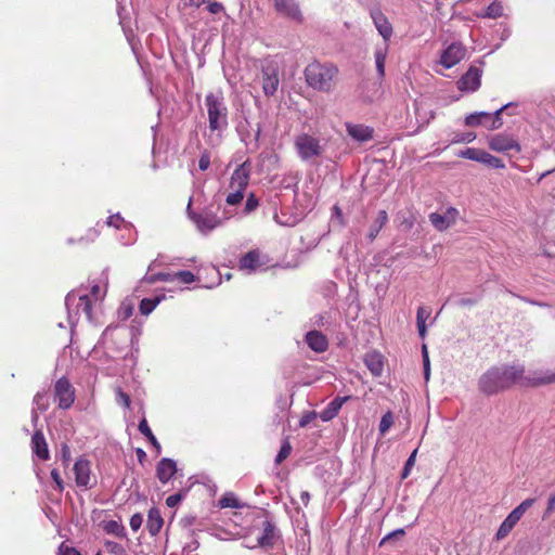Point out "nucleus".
<instances>
[{
	"label": "nucleus",
	"mask_w": 555,
	"mask_h": 555,
	"mask_svg": "<svg viewBox=\"0 0 555 555\" xmlns=\"http://www.w3.org/2000/svg\"><path fill=\"white\" fill-rule=\"evenodd\" d=\"M54 400L60 409L67 410L75 402V389L66 377H61L54 385Z\"/></svg>",
	"instance_id": "7"
},
{
	"label": "nucleus",
	"mask_w": 555,
	"mask_h": 555,
	"mask_svg": "<svg viewBox=\"0 0 555 555\" xmlns=\"http://www.w3.org/2000/svg\"><path fill=\"white\" fill-rule=\"evenodd\" d=\"M364 363L375 376H379L384 370L383 357L378 352H367L364 357Z\"/></svg>",
	"instance_id": "22"
},
{
	"label": "nucleus",
	"mask_w": 555,
	"mask_h": 555,
	"mask_svg": "<svg viewBox=\"0 0 555 555\" xmlns=\"http://www.w3.org/2000/svg\"><path fill=\"white\" fill-rule=\"evenodd\" d=\"M142 522H143V518H142L141 514H134L130 518V527L133 531H138L141 528Z\"/></svg>",
	"instance_id": "52"
},
{
	"label": "nucleus",
	"mask_w": 555,
	"mask_h": 555,
	"mask_svg": "<svg viewBox=\"0 0 555 555\" xmlns=\"http://www.w3.org/2000/svg\"><path fill=\"white\" fill-rule=\"evenodd\" d=\"M250 167L248 162L241 164L232 173L230 189L245 191L249 183Z\"/></svg>",
	"instance_id": "13"
},
{
	"label": "nucleus",
	"mask_w": 555,
	"mask_h": 555,
	"mask_svg": "<svg viewBox=\"0 0 555 555\" xmlns=\"http://www.w3.org/2000/svg\"><path fill=\"white\" fill-rule=\"evenodd\" d=\"M182 499L183 495L181 493H175L166 499V505L170 508H173L181 502Z\"/></svg>",
	"instance_id": "51"
},
{
	"label": "nucleus",
	"mask_w": 555,
	"mask_h": 555,
	"mask_svg": "<svg viewBox=\"0 0 555 555\" xmlns=\"http://www.w3.org/2000/svg\"><path fill=\"white\" fill-rule=\"evenodd\" d=\"M157 279L165 282H172L178 280L182 284H191L195 282V275L191 271L182 270L175 274L158 273Z\"/></svg>",
	"instance_id": "23"
},
{
	"label": "nucleus",
	"mask_w": 555,
	"mask_h": 555,
	"mask_svg": "<svg viewBox=\"0 0 555 555\" xmlns=\"http://www.w3.org/2000/svg\"><path fill=\"white\" fill-rule=\"evenodd\" d=\"M98 235H99L98 230H95V229H90V230H89L88 237H90V238H92V240H93V238H94V237H96Z\"/></svg>",
	"instance_id": "63"
},
{
	"label": "nucleus",
	"mask_w": 555,
	"mask_h": 555,
	"mask_svg": "<svg viewBox=\"0 0 555 555\" xmlns=\"http://www.w3.org/2000/svg\"><path fill=\"white\" fill-rule=\"evenodd\" d=\"M57 555H80L79 551L73 546H69L65 542H63L59 547Z\"/></svg>",
	"instance_id": "48"
},
{
	"label": "nucleus",
	"mask_w": 555,
	"mask_h": 555,
	"mask_svg": "<svg viewBox=\"0 0 555 555\" xmlns=\"http://www.w3.org/2000/svg\"><path fill=\"white\" fill-rule=\"evenodd\" d=\"M291 452H292V446H291L289 441L286 439L283 442V444L275 457V464L280 465L282 462H284L289 456Z\"/></svg>",
	"instance_id": "40"
},
{
	"label": "nucleus",
	"mask_w": 555,
	"mask_h": 555,
	"mask_svg": "<svg viewBox=\"0 0 555 555\" xmlns=\"http://www.w3.org/2000/svg\"><path fill=\"white\" fill-rule=\"evenodd\" d=\"M346 130L348 134L359 142H365L373 138V128L365 126V125H359V124H346Z\"/></svg>",
	"instance_id": "18"
},
{
	"label": "nucleus",
	"mask_w": 555,
	"mask_h": 555,
	"mask_svg": "<svg viewBox=\"0 0 555 555\" xmlns=\"http://www.w3.org/2000/svg\"><path fill=\"white\" fill-rule=\"evenodd\" d=\"M431 310L427 307L421 306L417 309L416 313V325L418 330V334L422 338L425 337L426 334V320L430 317Z\"/></svg>",
	"instance_id": "27"
},
{
	"label": "nucleus",
	"mask_w": 555,
	"mask_h": 555,
	"mask_svg": "<svg viewBox=\"0 0 555 555\" xmlns=\"http://www.w3.org/2000/svg\"><path fill=\"white\" fill-rule=\"evenodd\" d=\"M351 397L345 396V397H336L334 398L326 408L320 413V418L323 422H328L337 416L339 410L341 409L343 404L346 403Z\"/></svg>",
	"instance_id": "19"
},
{
	"label": "nucleus",
	"mask_w": 555,
	"mask_h": 555,
	"mask_svg": "<svg viewBox=\"0 0 555 555\" xmlns=\"http://www.w3.org/2000/svg\"><path fill=\"white\" fill-rule=\"evenodd\" d=\"M482 70L472 65L467 72L457 80L456 86L462 93H473L477 91L481 85Z\"/></svg>",
	"instance_id": "9"
},
{
	"label": "nucleus",
	"mask_w": 555,
	"mask_h": 555,
	"mask_svg": "<svg viewBox=\"0 0 555 555\" xmlns=\"http://www.w3.org/2000/svg\"><path fill=\"white\" fill-rule=\"evenodd\" d=\"M371 17L379 35L384 38L385 42L387 43V41L392 36V26L389 23L388 18L379 10L372 11Z\"/></svg>",
	"instance_id": "17"
},
{
	"label": "nucleus",
	"mask_w": 555,
	"mask_h": 555,
	"mask_svg": "<svg viewBox=\"0 0 555 555\" xmlns=\"http://www.w3.org/2000/svg\"><path fill=\"white\" fill-rule=\"evenodd\" d=\"M276 12L297 23L304 22V16L296 0H273Z\"/></svg>",
	"instance_id": "12"
},
{
	"label": "nucleus",
	"mask_w": 555,
	"mask_h": 555,
	"mask_svg": "<svg viewBox=\"0 0 555 555\" xmlns=\"http://www.w3.org/2000/svg\"><path fill=\"white\" fill-rule=\"evenodd\" d=\"M186 211L189 218L195 223L198 231L206 234L220 227L222 221L221 219L211 210L204 209L201 212H195L192 210V199L189 201Z\"/></svg>",
	"instance_id": "5"
},
{
	"label": "nucleus",
	"mask_w": 555,
	"mask_h": 555,
	"mask_svg": "<svg viewBox=\"0 0 555 555\" xmlns=\"http://www.w3.org/2000/svg\"><path fill=\"white\" fill-rule=\"evenodd\" d=\"M75 481L81 489H90L91 485V464L90 461L79 457L74 464Z\"/></svg>",
	"instance_id": "11"
},
{
	"label": "nucleus",
	"mask_w": 555,
	"mask_h": 555,
	"mask_svg": "<svg viewBox=\"0 0 555 555\" xmlns=\"http://www.w3.org/2000/svg\"><path fill=\"white\" fill-rule=\"evenodd\" d=\"M138 428H139V431L144 437H146V439L155 448L156 453L159 454L162 452V447H160L159 442L157 441L156 437L154 436V434L152 433L146 418H142L140 421Z\"/></svg>",
	"instance_id": "26"
},
{
	"label": "nucleus",
	"mask_w": 555,
	"mask_h": 555,
	"mask_svg": "<svg viewBox=\"0 0 555 555\" xmlns=\"http://www.w3.org/2000/svg\"><path fill=\"white\" fill-rule=\"evenodd\" d=\"M267 264V260L258 249L249 250L238 261V269L248 272L256 271L259 267Z\"/></svg>",
	"instance_id": "14"
},
{
	"label": "nucleus",
	"mask_w": 555,
	"mask_h": 555,
	"mask_svg": "<svg viewBox=\"0 0 555 555\" xmlns=\"http://www.w3.org/2000/svg\"><path fill=\"white\" fill-rule=\"evenodd\" d=\"M305 340L314 352L322 353L328 348L327 337L320 331H310L306 334Z\"/></svg>",
	"instance_id": "16"
},
{
	"label": "nucleus",
	"mask_w": 555,
	"mask_h": 555,
	"mask_svg": "<svg viewBox=\"0 0 555 555\" xmlns=\"http://www.w3.org/2000/svg\"><path fill=\"white\" fill-rule=\"evenodd\" d=\"M92 306L93 304L89 295L79 296L77 302V311L82 312L89 321L93 320Z\"/></svg>",
	"instance_id": "30"
},
{
	"label": "nucleus",
	"mask_w": 555,
	"mask_h": 555,
	"mask_svg": "<svg viewBox=\"0 0 555 555\" xmlns=\"http://www.w3.org/2000/svg\"><path fill=\"white\" fill-rule=\"evenodd\" d=\"M102 527L108 534L116 535L118 538L126 537L125 527L117 520L103 521Z\"/></svg>",
	"instance_id": "31"
},
{
	"label": "nucleus",
	"mask_w": 555,
	"mask_h": 555,
	"mask_svg": "<svg viewBox=\"0 0 555 555\" xmlns=\"http://www.w3.org/2000/svg\"><path fill=\"white\" fill-rule=\"evenodd\" d=\"M258 205H259L258 199L256 198V196L253 193H250L245 203V211L250 212V211L255 210Z\"/></svg>",
	"instance_id": "50"
},
{
	"label": "nucleus",
	"mask_w": 555,
	"mask_h": 555,
	"mask_svg": "<svg viewBox=\"0 0 555 555\" xmlns=\"http://www.w3.org/2000/svg\"><path fill=\"white\" fill-rule=\"evenodd\" d=\"M338 74V67L334 63H322L318 60L310 62L304 70L306 83L317 91L326 93L335 88Z\"/></svg>",
	"instance_id": "2"
},
{
	"label": "nucleus",
	"mask_w": 555,
	"mask_h": 555,
	"mask_svg": "<svg viewBox=\"0 0 555 555\" xmlns=\"http://www.w3.org/2000/svg\"><path fill=\"white\" fill-rule=\"evenodd\" d=\"M122 223H124V218L119 214L112 215L106 220V224L108 227H114L115 229H119Z\"/></svg>",
	"instance_id": "49"
},
{
	"label": "nucleus",
	"mask_w": 555,
	"mask_h": 555,
	"mask_svg": "<svg viewBox=\"0 0 555 555\" xmlns=\"http://www.w3.org/2000/svg\"><path fill=\"white\" fill-rule=\"evenodd\" d=\"M220 508H238L240 504L237 498L233 493H225L218 502Z\"/></svg>",
	"instance_id": "37"
},
{
	"label": "nucleus",
	"mask_w": 555,
	"mask_h": 555,
	"mask_svg": "<svg viewBox=\"0 0 555 555\" xmlns=\"http://www.w3.org/2000/svg\"><path fill=\"white\" fill-rule=\"evenodd\" d=\"M423 352H424V375H425V378L428 379L429 378V358H428V353H427L425 346L423 347Z\"/></svg>",
	"instance_id": "56"
},
{
	"label": "nucleus",
	"mask_w": 555,
	"mask_h": 555,
	"mask_svg": "<svg viewBox=\"0 0 555 555\" xmlns=\"http://www.w3.org/2000/svg\"><path fill=\"white\" fill-rule=\"evenodd\" d=\"M203 4L202 0H190V5L199 8Z\"/></svg>",
	"instance_id": "64"
},
{
	"label": "nucleus",
	"mask_w": 555,
	"mask_h": 555,
	"mask_svg": "<svg viewBox=\"0 0 555 555\" xmlns=\"http://www.w3.org/2000/svg\"><path fill=\"white\" fill-rule=\"evenodd\" d=\"M135 454H137L138 461L142 464L146 459L145 451L143 449L138 448L135 450Z\"/></svg>",
	"instance_id": "61"
},
{
	"label": "nucleus",
	"mask_w": 555,
	"mask_h": 555,
	"mask_svg": "<svg viewBox=\"0 0 555 555\" xmlns=\"http://www.w3.org/2000/svg\"><path fill=\"white\" fill-rule=\"evenodd\" d=\"M483 153L485 151L480 149L466 147L464 150L459 151L457 156L481 163Z\"/></svg>",
	"instance_id": "34"
},
{
	"label": "nucleus",
	"mask_w": 555,
	"mask_h": 555,
	"mask_svg": "<svg viewBox=\"0 0 555 555\" xmlns=\"http://www.w3.org/2000/svg\"><path fill=\"white\" fill-rule=\"evenodd\" d=\"M177 473V464L173 460L164 457L156 466V477L165 485Z\"/></svg>",
	"instance_id": "15"
},
{
	"label": "nucleus",
	"mask_w": 555,
	"mask_h": 555,
	"mask_svg": "<svg viewBox=\"0 0 555 555\" xmlns=\"http://www.w3.org/2000/svg\"><path fill=\"white\" fill-rule=\"evenodd\" d=\"M476 135L472 132L463 135V137H453V142H472L473 140H475Z\"/></svg>",
	"instance_id": "57"
},
{
	"label": "nucleus",
	"mask_w": 555,
	"mask_h": 555,
	"mask_svg": "<svg viewBox=\"0 0 555 555\" xmlns=\"http://www.w3.org/2000/svg\"><path fill=\"white\" fill-rule=\"evenodd\" d=\"M503 15V5L499 1H494L490 3L485 13L480 14L481 17H488V18H498Z\"/></svg>",
	"instance_id": "35"
},
{
	"label": "nucleus",
	"mask_w": 555,
	"mask_h": 555,
	"mask_svg": "<svg viewBox=\"0 0 555 555\" xmlns=\"http://www.w3.org/2000/svg\"><path fill=\"white\" fill-rule=\"evenodd\" d=\"M429 220L431 224L439 231L446 230L449 225V222L447 221L446 217L437 212L430 214Z\"/></svg>",
	"instance_id": "39"
},
{
	"label": "nucleus",
	"mask_w": 555,
	"mask_h": 555,
	"mask_svg": "<svg viewBox=\"0 0 555 555\" xmlns=\"http://www.w3.org/2000/svg\"><path fill=\"white\" fill-rule=\"evenodd\" d=\"M467 55V50L460 43L453 42V66L464 60Z\"/></svg>",
	"instance_id": "42"
},
{
	"label": "nucleus",
	"mask_w": 555,
	"mask_h": 555,
	"mask_svg": "<svg viewBox=\"0 0 555 555\" xmlns=\"http://www.w3.org/2000/svg\"><path fill=\"white\" fill-rule=\"evenodd\" d=\"M262 90L267 96H272L280 85L279 66L273 61L267 62L262 67Z\"/></svg>",
	"instance_id": "8"
},
{
	"label": "nucleus",
	"mask_w": 555,
	"mask_h": 555,
	"mask_svg": "<svg viewBox=\"0 0 555 555\" xmlns=\"http://www.w3.org/2000/svg\"><path fill=\"white\" fill-rule=\"evenodd\" d=\"M388 51V44L385 43L384 48H378L375 51V62H376V68L378 72V75L380 77H384L385 75V62Z\"/></svg>",
	"instance_id": "32"
},
{
	"label": "nucleus",
	"mask_w": 555,
	"mask_h": 555,
	"mask_svg": "<svg viewBox=\"0 0 555 555\" xmlns=\"http://www.w3.org/2000/svg\"><path fill=\"white\" fill-rule=\"evenodd\" d=\"M164 525L163 517L157 508H151L147 515L146 527L152 535H156Z\"/></svg>",
	"instance_id": "24"
},
{
	"label": "nucleus",
	"mask_w": 555,
	"mask_h": 555,
	"mask_svg": "<svg viewBox=\"0 0 555 555\" xmlns=\"http://www.w3.org/2000/svg\"><path fill=\"white\" fill-rule=\"evenodd\" d=\"M491 118V114L487 112H475L465 117V125L468 127H476L483 125L486 127L487 119Z\"/></svg>",
	"instance_id": "29"
},
{
	"label": "nucleus",
	"mask_w": 555,
	"mask_h": 555,
	"mask_svg": "<svg viewBox=\"0 0 555 555\" xmlns=\"http://www.w3.org/2000/svg\"><path fill=\"white\" fill-rule=\"evenodd\" d=\"M207 107L209 129L211 131L221 130L228 126V108L220 94L208 93L205 98Z\"/></svg>",
	"instance_id": "3"
},
{
	"label": "nucleus",
	"mask_w": 555,
	"mask_h": 555,
	"mask_svg": "<svg viewBox=\"0 0 555 555\" xmlns=\"http://www.w3.org/2000/svg\"><path fill=\"white\" fill-rule=\"evenodd\" d=\"M51 478L56 483L57 490L59 491H63V489H64L63 480H62L61 475H60L57 469H52L51 470Z\"/></svg>",
	"instance_id": "55"
},
{
	"label": "nucleus",
	"mask_w": 555,
	"mask_h": 555,
	"mask_svg": "<svg viewBox=\"0 0 555 555\" xmlns=\"http://www.w3.org/2000/svg\"><path fill=\"white\" fill-rule=\"evenodd\" d=\"M295 149L301 160L319 157L323 153L320 140L308 133H300L295 138Z\"/></svg>",
	"instance_id": "4"
},
{
	"label": "nucleus",
	"mask_w": 555,
	"mask_h": 555,
	"mask_svg": "<svg viewBox=\"0 0 555 555\" xmlns=\"http://www.w3.org/2000/svg\"><path fill=\"white\" fill-rule=\"evenodd\" d=\"M275 540H276L275 527L271 521L266 520L263 522V532L258 538V545L260 547H272L275 543Z\"/></svg>",
	"instance_id": "21"
},
{
	"label": "nucleus",
	"mask_w": 555,
	"mask_h": 555,
	"mask_svg": "<svg viewBox=\"0 0 555 555\" xmlns=\"http://www.w3.org/2000/svg\"><path fill=\"white\" fill-rule=\"evenodd\" d=\"M160 297L143 298L139 305V311L142 315H149L160 302Z\"/></svg>",
	"instance_id": "33"
},
{
	"label": "nucleus",
	"mask_w": 555,
	"mask_h": 555,
	"mask_svg": "<svg viewBox=\"0 0 555 555\" xmlns=\"http://www.w3.org/2000/svg\"><path fill=\"white\" fill-rule=\"evenodd\" d=\"M555 511V492L552 493L547 500V506L544 512L543 518H547Z\"/></svg>",
	"instance_id": "54"
},
{
	"label": "nucleus",
	"mask_w": 555,
	"mask_h": 555,
	"mask_svg": "<svg viewBox=\"0 0 555 555\" xmlns=\"http://www.w3.org/2000/svg\"><path fill=\"white\" fill-rule=\"evenodd\" d=\"M31 446L34 453L40 459V460H48L49 459V450L46 442V438L43 434L39 430L35 431L31 437Z\"/></svg>",
	"instance_id": "20"
},
{
	"label": "nucleus",
	"mask_w": 555,
	"mask_h": 555,
	"mask_svg": "<svg viewBox=\"0 0 555 555\" xmlns=\"http://www.w3.org/2000/svg\"><path fill=\"white\" fill-rule=\"evenodd\" d=\"M393 423H395L393 413L391 411L386 412L382 416L380 422H379V427H378L379 435L385 436L387 434V431L392 427Z\"/></svg>",
	"instance_id": "36"
},
{
	"label": "nucleus",
	"mask_w": 555,
	"mask_h": 555,
	"mask_svg": "<svg viewBox=\"0 0 555 555\" xmlns=\"http://www.w3.org/2000/svg\"><path fill=\"white\" fill-rule=\"evenodd\" d=\"M555 383V372L535 373L525 376V367L520 364L492 366L479 378L481 392L491 396L519 384L521 386H541Z\"/></svg>",
	"instance_id": "1"
},
{
	"label": "nucleus",
	"mask_w": 555,
	"mask_h": 555,
	"mask_svg": "<svg viewBox=\"0 0 555 555\" xmlns=\"http://www.w3.org/2000/svg\"><path fill=\"white\" fill-rule=\"evenodd\" d=\"M300 500L305 506H308L310 502V493L308 491H302L300 493Z\"/></svg>",
	"instance_id": "62"
},
{
	"label": "nucleus",
	"mask_w": 555,
	"mask_h": 555,
	"mask_svg": "<svg viewBox=\"0 0 555 555\" xmlns=\"http://www.w3.org/2000/svg\"><path fill=\"white\" fill-rule=\"evenodd\" d=\"M416 454H417V449H415L411 455L409 456V459L406 460L405 462V465L402 469V473H401V479H405L408 478V476L410 475L412 468L414 467L415 465V461H416Z\"/></svg>",
	"instance_id": "41"
},
{
	"label": "nucleus",
	"mask_w": 555,
	"mask_h": 555,
	"mask_svg": "<svg viewBox=\"0 0 555 555\" xmlns=\"http://www.w3.org/2000/svg\"><path fill=\"white\" fill-rule=\"evenodd\" d=\"M387 221L388 215L386 210H380L370 229L369 238L371 242H373L376 238L379 231L383 229Z\"/></svg>",
	"instance_id": "28"
},
{
	"label": "nucleus",
	"mask_w": 555,
	"mask_h": 555,
	"mask_svg": "<svg viewBox=\"0 0 555 555\" xmlns=\"http://www.w3.org/2000/svg\"><path fill=\"white\" fill-rule=\"evenodd\" d=\"M207 10L209 11V13L211 14H218V13H221L224 11V7L222 5V3L220 2H217V1H210L207 3Z\"/></svg>",
	"instance_id": "53"
},
{
	"label": "nucleus",
	"mask_w": 555,
	"mask_h": 555,
	"mask_svg": "<svg viewBox=\"0 0 555 555\" xmlns=\"http://www.w3.org/2000/svg\"><path fill=\"white\" fill-rule=\"evenodd\" d=\"M117 402L119 404H121L124 408L126 409H129L130 408V403H131V400H130V397L128 393L124 392L120 388L117 389Z\"/></svg>",
	"instance_id": "47"
},
{
	"label": "nucleus",
	"mask_w": 555,
	"mask_h": 555,
	"mask_svg": "<svg viewBox=\"0 0 555 555\" xmlns=\"http://www.w3.org/2000/svg\"><path fill=\"white\" fill-rule=\"evenodd\" d=\"M105 548L108 553L114 554V555H125L126 554L124 546L117 542L106 541Z\"/></svg>",
	"instance_id": "44"
},
{
	"label": "nucleus",
	"mask_w": 555,
	"mask_h": 555,
	"mask_svg": "<svg viewBox=\"0 0 555 555\" xmlns=\"http://www.w3.org/2000/svg\"><path fill=\"white\" fill-rule=\"evenodd\" d=\"M513 107H515L514 103H507V104L503 105L502 107H500L499 109H496L493 114H491V118L487 119L486 128L489 130H496V129L501 128L503 125V120L501 117L502 113L504 111H509Z\"/></svg>",
	"instance_id": "25"
},
{
	"label": "nucleus",
	"mask_w": 555,
	"mask_h": 555,
	"mask_svg": "<svg viewBox=\"0 0 555 555\" xmlns=\"http://www.w3.org/2000/svg\"><path fill=\"white\" fill-rule=\"evenodd\" d=\"M534 499H526L516 506L500 525L495 538L498 541L505 539L516 524L521 519L524 514L533 505Z\"/></svg>",
	"instance_id": "6"
},
{
	"label": "nucleus",
	"mask_w": 555,
	"mask_h": 555,
	"mask_svg": "<svg viewBox=\"0 0 555 555\" xmlns=\"http://www.w3.org/2000/svg\"><path fill=\"white\" fill-rule=\"evenodd\" d=\"M404 534H405L404 529H397V530H395V531H392V532L388 533V534L383 539L382 544H383L385 541H387V540H390V539H392V538H395V537H399V535H401V537H402V535H404Z\"/></svg>",
	"instance_id": "59"
},
{
	"label": "nucleus",
	"mask_w": 555,
	"mask_h": 555,
	"mask_svg": "<svg viewBox=\"0 0 555 555\" xmlns=\"http://www.w3.org/2000/svg\"><path fill=\"white\" fill-rule=\"evenodd\" d=\"M244 198V191L241 190H233V192L229 193L227 196V204L234 206L240 204Z\"/></svg>",
	"instance_id": "43"
},
{
	"label": "nucleus",
	"mask_w": 555,
	"mask_h": 555,
	"mask_svg": "<svg viewBox=\"0 0 555 555\" xmlns=\"http://www.w3.org/2000/svg\"><path fill=\"white\" fill-rule=\"evenodd\" d=\"M439 65L443 66L446 69L451 68V46L443 50L439 60Z\"/></svg>",
	"instance_id": "46"
},
{
	"label": "nucleus",
	"mask_w": 555,
	"mask_h": 555,
	"mask_svg": "<svg viewBox=\"0 0 555 555\" xmlns=\"http://www.w3.org/2000/svg\"><path fill=\"white\" fill-rule=\"evenodd\" d=\"M62 456H63L64 464L68 465L69 461H70V451H69L68 446H66V444H64L62 447Z\"/></svg>",
	"instance_id": "60"
},
{
	"label": "nucleus",
	"mask_w": 555,
	"mask_h": 555,
	"mask_svg": "<svg viewBox=\"0 0 555 555\" xmlns=\"http://www.w3.org/2000/svg\"><path fill=\"white\" fill-rule=\"evenodd\" d=\"M481 164L487 165L488 167L494 168V169H503L505 168V164L503 160L499 157H495L491 155L490 153L486 152L482 155Z\"/></svg>",
	"instance_id": "38"
},
{
	"label": "nucleus",
	"mask_w": 555,
	"mask_h": 555,
	"mask_svg": "<svg viewBox=\"0 0 555 555\" xmlns=\"http://www.w3.org/2000/svg\"><path fill=\"white\" fill-rule=\"evenodd\" d=\"M91 295L94 297L95 300H102L104 297V294H102L101 287L98 284L91 287Z\"/></svg>",
	"instance_id": "58"
},
{
	"label": "nucleus",
	"mask_w": 555,
	"mask_h": 555,
	"mask_svg": "<svg viewBox=\"0 0 555 555\" xmlns=\"http://www.w3.org/2000/svg\"><path fill=\"white\" fill-rule=\"evenodd\" d=\"M210 166V152L204 150L198 159V168L202 171H206Z\"/></svg>",
	"instance_id": "45"
},
{
	"label": "nucleus",
	"mask_w": 555,
	"mask_h": 555,
	"mask_svg": "<svg viewBox=\"0 0 555 555\" xmlns=\"http://www.w3.org/2000/svg\"><path fill=\"white\" fill-rule=\"evenodd\" d=\"M488 144L492 151L499 153H506L512 150L516 153L521 151L518 141L513 135L507 133H496L490 137Z\"/></svg>",
	"instance_id": "10"
}]
</instances>
